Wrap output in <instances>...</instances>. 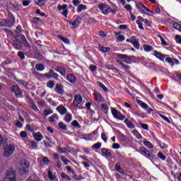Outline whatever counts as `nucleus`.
Returning a JSON list of instances; mask_svg holds the SVG:
<instances>
[{"instance_id":"obj_1","label":"nucleus","mask_w":181,"mask_h":181,"mask_svg":"<svg viewBox=\"0 0 181 181\" xmlns=\"http://www.w3.org/2000/svg\"><path fill=\"white\" fill-rule=\"evenodd\" d=\"M3 156L4 158H9L13 155V152H15V144L10 143L6 144L3 146Z\"/></svg>"},{"instance_id":"obj_2","label":"nucleus","mask_w":181,"mask_h":181,"mask_svg":"<svg viewBox=\"0 0 181 181\" xmlns=\"http://www.w3.org/2000/svg\"><path fill=\"white\" fill-rule=\"evenodd\" d=\"M140 153L141 155H143V156H145L146 159H149V160H151V162H153V160L156 159V157L155 156V155H153V153H152L145 147L140 148Z\"/></svg>"},{"instance_id":"obj_3","label":"nucleus","mask_w":181,"mask_h":181,"mask_svg":"<svg viewBox=\"0 0 181 181\" xmlns=\"http://www.w3.org/2000/svg\"><path fill=\"white\" fill-rule=\"evenodd\" d=\"M37 77L40 78H54V80H57L59 78V75L54 72L52 69L49 71V73L43 74H37Z\"/></svg>"},{"instance_id":"obj_4","label":"nucleus","mask_w":181,"mask_h":181,"mask_svg":"<svg viewBox=\"0 0 181 181\" xmlns=\"http://www.w3.org/2000/svg\"><path fill=\"white\" fill-rule=\"evenodd\" d=\"M30 165L28 162L25 161L24 163H21L20 165L19 172L21 175H26L28 172H29V167Z\"/></svg>"},{"instance_id":"obj_5","label":"nucleus","mask_w":181,"mask_h":181,"mask_svg":"<svg viewBox=\"0 0 181 181\" xmlns=\"http://www.w3.org/2000/svg\"><path fill=\"white\" fill-rule=\"evenodd\" d=\"M136 6L141 13H145V12H149V13H155L141 2L136 3Z\"/></svg>"},{"instance_id":"obj_6","label":"nucleus","mask_w":181,"mask_h":181,"mask_svg":"<svg viewBox=\"0 0 181 181\" xmlns=\"http://www.w3.org/2000/svg\"><path fill=\"white\" fill-rule=\"evenodd\" d=\"M111 111L114 118L116 119H119L120 121H124V119H125V115L121 114V112L112 107L111 108Z\"/></svg>"},{"instance_id":"obj_7","label":"nucleus","mask_w":181,"mask_h":181,"mask_svg":"<svg viewBox=\"0 0 181 181\" xmlns=\"http://www.w3.org/2000/svg\"><path fill=\"white\" fill-rule=\"evenodd\" d=\"M16 21L15 20V16H12L11 20L4 19L3 20V25L4 28H12Z\"/></svg>"},{"instance_id":"obj_8","label":"nucleus","mask_w":181,"mask_h":181,"mask_svg":"<svg viewBox=\"0 0 181 181\" xmlns=\"http://www.w3.org/2000/svg\"><path fill=\"white\" fill-rule=\"evenodd\" d=\"M3 181H16V175H15V171H7L6 177L3 180Z\"/></svg>"},{"instance_id":"obj_9","label":"nucleus","mask_w":181,"mask_h":181,"mask_svg":"<svg viewBox=\"0 0 181 181\" xmlns=\"http://www.w3.org/2000/svg\"><path fill=\"white\" fill-rule=\"evenodd\" d=\"M11 91L14 93L17 98H21V97H22V90H21V88H19L18 86H13L11 88Z\"/></svg>"},{"instance_id":"obj_10","label":"nucleus","mask_w":181,"mask_h":181,"mask_svg":"<svg viewBox=\"0 0 181 181\" xmlns=\"http://www.w3.org/2000/svg\"><path fill=\"white\" fill-rule=\"evenodd\" d=\"M16 40H18V39H21L22 42H23V45L25 46V47H27V49H30V44H29L28 42V40H26V37H25V35H18L16 37Z\"/></svg>"},{"instance_id":"obj_11","label":"nucleus","mask_w":181,"mask_h":181,"mask_svg":"<svg viewBox=\"0 0 181 181\" xmlns=\"http://www.w3.org/2000/svg\"><path fill=\"white\" fill-rule=\"evenodd\" d=\"M54 91L55 93H57V94H59V95H63L64 94V89L63 88V85L59 83L56 84Z\"/></svg>"},{"instance_id":"obj_12","label":"nucleus","mask_w":181,"mask_h":181,"mask_svg":"<svg viewBox=\"0 0 181 181\" xmlns=\"http://www.w3.org/2000/svg\"><path fill=\"white\" fill-rule=\"evenodd\" d=\"M83 102V97H81L80 95H76L74 100V107H77L81 103Z\"/></svg>"},{"instance_id":"obj_13","label":"nucleus","mask_w":181,"mask_h":181,"mask_svg":"<svg viewBox=\"0 0 181 181\" xmlns=\"http://www.w3.org/2000/svg\"><path fill=\"white\" fill-rule=\"evenodd\" d=\"M154 56L155 57L160 60V62H165V59H166V57L168 55L163 54L158 51H154Z\"/></svg>"},{"instance_id":"obj_14","label":"nucleus","mask_w":181,"mask_h":181,"mask_svg":"<svg viewBox=\"0 0 181 181\" xmlns=\"http://www.w3.org/2000/svg\"><path fill=\"white\" fill-rule=\"evenodd\" d=\"M95 101H96V103H104V101H105V100H104V97L103 96V95H101L98 92H95Z\"/></svg>"},{"instance_id":"obj_15","label":"nucleus","mask_w":181,"mask_h":181,"mask_svg":"<svg viewBox=\"0 0 181 181\" xmlns=\"http://www.w3.org/2000/svg\"><path fill=\"white\" fill-rule=\"evenodd\" d=\"M49 121L50 124H54V125H56V124H57V121H59V116L57 114H53L51 117H49Z\"/></svg>"},{"instance_id":"obj_16","label":"nucleus","mask_w":181,"mask_h":181,"mask_svg":"<svg viewBox=\"0 0 181 181\" xmlns=\"http://www.w3.org/2000/svg\"><path fill=\"white\" fill-rule=\"evenodd\" d=\"M140 105H141V108H143L144 110H146V111H147V112L148 114H151L152 112H153V109L150 107L149 105H148L146 103H145L144 102H141Z\"/></svg>"},{"instance_id":"obj_17","label":"nucleus","mask_w":181,"mask_h":181,"mask_svg":"<svg viewBox=\"0 0 181 181\" xmlns=\"http://www.w3.org/2000/svg\"><path fill=\"white\" fill-rule=\"evenodd\" d=\"M69 23L71 25L72 28L76 29V28L81 23V17H78L75 21L70 22Z\"/></svg>"},{"instance_id":"obj_18","label":"nucleus","mask_w":181,"mask_h":181,"mask_svg":"<svg viewBox=\"0 0 181 181\" xmlns=\"http://www.w3.org/2000/svg\"><path fill=\"white\" fill-rule=\"evenodd\" d=\"M33 136L34 138V139H35L37 141V142H40V141H42V139H43V135H42V134L40 132H37V133H33Z\"/></svg>"},{"instance_id":"obj_19","label":"nucleus","mask_w":181,"mask_h":181,"mask_svg":"<svg viewBox=\"0 0 181 181\" xmlns=\"http://www.w3.org/2000/svg\"><path fill=\"white\" fill-rule=\"evenodd\" d=\"M57 111H58L61 115H64L67 112V109L61 105L57 107Z\"/></svg>"},{"instance_id":"obj_20","label":"nucleus","mask_w":181,"mask_h":181,"mask_svg":"<svg viewBox=\"0 0 181 181\" xmlns=\"http://www.w3.org/2000/svg\"><path fill=\"white\" fill-rule=\"evenodd\" d=\"M101 152L103 156H107V158H111V150L108 148H101Z\"/></svg>"},{"instance_id":"obj_21","label":"nucleus","mask_w":181,"mask_h":181,"mask_svg":"<svg viewBox=\"0 0 181 181\" xmlns=\"http://www.w3.org/2000/svg\"><path fill=\"white\" fill-rule=\"evenodd\" d=\"M66 80L69 81V83H71V84H74V83H76V76H74L72 74H69L66 76Z\"/></svg>"},{"instance_id":"obj_22","label":"nucleus","mask_w":181,"mask_h":181,"mask_svg":"<svg viewBox=\"0 0 181 181\" xmlns=\"http://www.w3.org/2000/svg\"><path fill=\"white\" fill-rule=\"evenodd\" d=\"M132 45H133L135 49H137L138 50H139V47H141V45L139 44V40L136 38V37H134V39L133 40Z\"/></svg>"},{"instance_id":"obj_23","label":"nucleus","mask_w":181,"mask_h":181,"mask_svg":"<svg viewBox=\"0 0 181 181\" xmlns=\"http://www.w3.org/2000/svg\"><path fill=\"white\" fill-rule=\"evenodd\" d=\"M55 71L61 74V76H66V68L63 66H58L55 69Z\"/></svg>"},{"instance_id":"obj_24","label":"nucleus","mask_w":181,"mask_h":181,"mask_svg":"<svg viewBox=\"0 0 181 181\" xmlns=\"http://www.w3.org/2000/svg\"><path fill=\"white\" fill-rule=\"evenodd\" d=\"M143 144L146 148H148V149H153V144H152L151 141L144 140Z\"/></svg>"},{"instance_id":"obj_25","label":"nucleus","mask_w":181,"mask_h":181,"mask_svg":"<svg viewBox=\"0 0 181 181\" xmlns=\"http://www.w3.org/2000/svg\"><path fill=\"white\" fill-rule=\"evenodd\" d=\"M143 48L144 52H146L147 53H149V52H153V47L149 45H144Z\"/></svg>"},{"instance_id":"obj_26","label":"nucleus","mask_w":181,"mask_h":181,"mask_svg":"<svg viewBox=\"0 0 181 181\" xmlns=\"http://www.w3.org/2000/svg\"><path fill=\"white\" fill-rule=\"evenodd\" d=\"M99 49L102 53H109V52H111V48L103 47L101 45H99Z\"/></svg>"},{"instance_id":"obj_27","label":"nucleus","mask_w":181,"mask_h":181,"mask_svg":"<svg viewBox=\"0 0 181 181\" xmlns=\"http://www.w3.org/2000/svg\"><path fill=\"white\" fill-rule=\"evenodd\" d=\"M132 134H133V135H134V136H136V138L137 139H142V135L139 133V132H138V130L136 129H134L132 131Z\"/></svg>"},{"instance_id":"obj_28","label":"nucleus","mask_w":181,"mask_h":181,"mask_svg":"<svg viewBox=\"0 0 181 181\" xmlns=\"http://www.w3.org/2000/svg\"><path fill=\"white\" fill-rule=\"evenodd\" d=\"M124 122L126 123V125L128 128H129V129H134V128H135V125H134V123H132V122L131 121H128V119H125Z\"/></svg>"},{"instance_id":"obj_29","label":"nucleus","mask_w":181,"mask_h":181,"mask_svg":"<svg viewBox=\"0 0 181 181\" xmlns=\"http://www.w3.org/2000/svg\"><path fill=\"white\" fill-rule=\"evenodd\" d=\"M50 114H53V110L50 108H47L43 112L44 117H48V115H50Z\"/></svg>"},{"instance_id":"obj_30","label":"nucleus","mask_w":181,"mask_h":181,"mask_svg":"<svg viewBox=\"0 0 181 181\" xmlns=\"http://www.w3.org/2000/svg\"><path fill=\"white\" fill-rule=\"evenodd\" d=\"M34 2L38 6H43L46 4V0H34Z\"/></svg>"},{"instance_id":"obj_31","label":"nucleus","mask_w":181,"mask_h":181,"mask_svg":"<svg viewBox=\"0 0 181 181\" xmlns=\"http://www.w3.org/2000/svg\"><path fill=\"white\" fill-rule=\"evenodd\" d=\"M86 9H87L86 6H85L84 4H79L78 6V8L76 10V12H78V13H80V12H81V11H86Z\"/></svg>"},{"instance_id":"obj_32","label":"nucleus","mask_w":181,"mask_h":181,"mask_svg":"<svg viewBox=\"0 0 181 181\" xmlns=\"http://www.w3.org/2000/svg\"><path fill=\"white\" fill-rule=\"evenodd\" d=\"M73 119V116L70 113H66L64 117L65 122H70Z\"/></svg>"},{"instance_id":"obj_33","label":"nucleus","mask_w":181,"mask_h":181,"mask_svg":"<svg viewBox=\"0 0 181 181\" xmlns=\"http://www.w3.org/2000/svg\"><path fill=\"white\" fill-rule=\"evenodd\" d=\"M58 127L59 129H62V131H67V129H69V127H67V125H66L63 122H59Z\"/></svg>"},{"instance_id":"obj_34","label":"nucleus","mask_w":181,"mask_h":181,"mask_svg":"<svg viewBox=\"0 0 181 181\" xmlns=\"http://www.w3.org/2000/svg\"><path fill=\"white\" fill-rule=\"evenodd\" d=\"M35 69L37 71H43L45 70V65L43 64H37L35 65Z\"/></svg>"},{"instance_id":"obj_35","label":"nucleus","mask_w":181,"mask_h":181,"mask_svg":"<svg viewBox=\"0 0 181 181\" xmlns=\"http://www.w3.org/2000/svg\"><path fill=\"white\" fill-rule=\"evenodd\" d=\"M48 103L49 104H50V105H52V107H57V105H59V103L53 100V99L52 98H49L48 99Z\"/></svg>"},{"instance_id":"obj_36","label":"nucleus","mask_w":181,"mask_h":181,"mask_svg":"<svg viewBox=\"0 0 181 181\" xmlns=\"http://www.w3.org/2000/svg\"><path fill=\"white\" fill-rule=\"evenodd\" d=\"M57 152L59 153H66V152H67V148L58 146L57 148Z\"/></svg>"},{"instance_id":"obj_37","label":"nucleus","mask_w":181,"mask_h":181,"mask_svg":"<svg viewBox=\"0 0 181 181\" xmlns=\"http://www.w3.org/2000/svg\"><path fill=\"white\" fill-rule=\"evenodd\" d=\"M61 177H62V180H69V181H71V177L68 175L65 174L64 173H62L61 174Z\"/></svg>"},{"instance_id":"obj_38","label":"nucleus","mask_w":181,"mask_h":181,"mask_svg":"<svg viewBox=\"0 0 181 181\" xmlns=\"http://www.w3.org/2000/svg\"><path fill=\"white\" fill-rule=\"evenodd\" d=\"M48 177L49 180H54L56 179V176L53 174V172L50 170L48 171Z\"/></svg>"},{"instance_id":"obj_39","label":"nucleus","mask_w":181,"mask_h":181,"mask_svg":"<svg viewBox=\"0 0 181 181\" xmlns=\"http://www.w3.org/2000/svg\"><path fill=\"white\" fill-rule=\"evenodd\" d=\"M157 156H158V158H159V159H161V160H166V156H165L163 153L158 152Z\"/></svg>"},{"instance_id":"obj_40","label":"nucleus","mask_w":181,"mask_h":181,"mask_svg":"<svg viewBox=\"0 0 181 181\" xmlns=\"http://www.w3.org/2000/svg\"><path fill=\"white\" fill-rule=\"evenodd\" d=\"M136 23L138 25L139 28L141 30H144V24L142 23L141 19L138 18V20H136Z\"/></svg>"},{"instance_id":"obj_41","label":"nucleus","mask_w":181,"mask_h":181,"mask_svg":"<svg viewBox=\"0 0 181 181\" xmlns=\"http://www.w3.org/2000/svg\"><path fill=\"white\" fill-rule=\"evenodd\" d=\"M165 62L170 64V66H175V62H173V59L168 57L165 58Z\"/></svg>"},{"instance_id":"obj_42","label":"nucleus","mask_w":181,"mask_h":181,"mask_svg":"<svg viewBox=\"0 0 181 181\" xmlns=\"http://www.w3.org/2000/svg\"><path fill=\"white\" fill-rule=\"evenodd\" d=\"M47 87H48V88H51V89L54 88V81H48L47 83Z\"/></svg>"},{"instance_id":"obj_43","label":"nucleus","mask_w":181,"mask_h":181,"mask_svg":"<svg viewBox=\"0 0 181 181\" xmlns=\"http://www.w3.org/2000/svg\"><path fill=\"white\" fill-rule=\"evenodd\" d=\"M138 19H140V21H141L142 23H145L148 26H151V25H149V21H148V19H144L141 16H139Z\"/></svg>"},{"instance_id":"obj_44","label":"nucleus","mask_w":181,"mask_h":181,"mask_svg":"<svg viewBox=\"0 0 181 181\" xmlns=\"http://www.w3.org/2000/svg\"><path fill=\"white\" fill-rule=\"evenodd\" d=\"M115 169H116L117 172H118L119 173H120V174L123 173L122 168H121V166H119V163H116Z\"/></svg>"},{"instance_id":"obj_45","label":"nucleus","mask_w":181,"mask_h":181,"mask_svg":"<svg viewBox=\"0 0 181 181\" xmlns=\"http://www.w3.org/2000/svg\"><path fill=\"white\" fill-rule=\"evenodd\" d=\"M98 83L99 84V86L102 88L103 91H105V93H108V88H107V87L105 86V85H104V83L101 82H98Z\"/></svg>"},{"instance_id":"obj_46","label":"nucleus","mask_w":181,"mask_h":181,"mask_svg":"<svg viewBox=\"0 0 181 181\" xmlns=\"http://www.w3.org/2000/svg\"><path fill=\"white\" fill-rule=\"evenodd\" d=\"M101 148V143L98 142L92 146V149H100Z\"/></svg>"},{"instance_id":"obj_47","label":"nucleus","mask_w":181,"mask_h":181,"mask_svg":"<svg viewBox=\"0 0 181 181\" xmlns=\"http://www.w3.org/2000/svg\"><path fill=\"white\" fill-rule=\"evenodd\" d=\"M71 125H73V127H75V128H81V126L80 125L78 122H77V120H74L71 122Z\"/></svg>"},{"instance_id":"obj_48","label":"nucleus","mask_w":181,"mask_h":181,"mask_svg":"<svg viewBox=\"0 0 181 181\" xmlns=\"http://www.w3.org/2000/svg\"><path fill=\"white\" fill-rule=\"evenodd\" d=\"M108 6L107 4H101L98 6V8L101 12H103L105 8H107Z\"/></svg>"},{"instance_id":"obj_49","label":"nucleus","mask_w":181,"mask_h":181,"mask_svg":"<svg viewBox=\"0 0 181 181\" xmlns=\"http://www.w3.org/2000/svg\"><path fill=\"white\" fill-rule=\"evenodd\" d=\"M57 9L58 11H65V9H67V4H64L63 6L59 5Z\"/></svg>"},{"instance_id":"obj_50","label":"nucleus","mask_w":181,"mask_h":181,"mask_svg":"<svg viewBox=\"0 0 181 181\" xmlns=\"http://www.w3.org/2000/svg\"><path fill=\"white\" fill-rule=\"evenodd\" d=\"M61 160L64 163V165H69L70 160H67L64 156H61Z\"/></svg>"},{"instance_id":"obj_51","label":"nucleus","mask_w":181,"mask_h":181,"mask_svg":"<svg viewBox=\"0 0 181 181\" xmlns=\"http://www.w3.org/2000/svg\"><path fill=\"white\" fill-rule=\"evenodd\" d=\"M101 139H103V142L107 144L108 139L107 137V135H105V134L104 132H102V134H101Z\"/></svg>"},{"instance_id":"obj_52","label":"nucleus","mask_w":181,"mask_h":181,"mask_svg":"<svg viewBox=\"0 0 181 181\" xmlns=\"http://www.w3.org/2000/svg\"><path fill=\"white\" fill-rule=\"evenodd\" d=\"M33 23H35L36 25H37L38 23H42V18L35 17L33 18Z\"/></svg>"},{"instance_id":"obj_53","label":"nucleus","mask_w":181,"mask_h":181,"mask_svg":"<svg viewBox=\"0 0 181 181\" xmlns=\"http://www.w3.org/2000/svg\"><path fill=\"white\" fill-rule=\"evenodd\" d=\"M160 118H162L163 119H164V121H165V122H168V124H170V120L169 119V118H168V117L162 115V114H160L159 115Z\"/></svg>"},{"instance_id":"obj_54","label":"nucleus","mask_w":181,"mask_h":181,"mask_svg":"<svg viewBox=\"0 0 181 181\" xmlns=\"http://www.w3.org/2000/svg\"><path fill=\"white\" fill-rule=\"evenodd\" d=\"M140 127H141L143 129H145V131L149 130V126L147 124L141 123L140 124Z\"/></svg>"},{"instance_id":"obj_55","label":"nucleus","mask_w":181,"mask_h":181,"mask_svg":"<svg viewBox=\"0 0 181 181\" xmlns=\"http://www.w3.org/2000/svg\"><path fill=\"white\" fill-rule=\"evenodd\" d=\"M49 162L50 161L49 160V158L47 157H44L42 158V160L41 163H42V165H49Z\"/></svg>"},{"instance_id":"obj_56","label":"nucleus","mask_w":181,"mask_h":181,"mask_svg":"<svg viewBox=\"0 0 181 181\" xmlns=\"http://www.w3.org/2000/svg\"><path fill=\"white\" fill-rule=\"evenodd\" d=\"M172 175L174 177H177L178 181H181V173H177L176 175H175V173H172Z\"/></svg>"},{"instance_id":"obj_57","label":"nucleus","mask_w":181,"mask_h":181,"mask_svg":"<svg viewBox=\"0 0 181 181\" xmlns=\"http://www.w3.org/2000/svg\"><path fill=\"white\" fill-rule=\"evenodd\" d=\"M66 170L68 172H69V173H71L72 175H75L76 174V171H74V170H73L71 168V167L68 165V166L66 167Z\"/></svg>"},{"instance_id":"obj_58","label":"nucleus","mask_w":181,"mask_h":181,"mask_svg":"<svg viewBox=\"0 0 181 181\" xmlns=\"http://www.w3.org/2000/svg\"><path fill=\"white\" fill-rule=\"evenodd\" d=\"M60 39L66 45H70V40H69V38H64L63 37H60Z\"/></svg>"},{"instance_id":"obj_59","label":"nucleus","mask_w":181,"mask_h":181,"mask_svg":"<svg viewBox=\"0 0 181 181\" xmlns=\"http://www.w3.org/2000/svg\"><path fill=\"white\" fill-rule=\"evenodd\" d=\"M93 134H89L88 136H86L85 137H83V139L85 141H94V139H93Z\"/></svg>"},{"instance_id":"obj_60","label":"nucleus","mask_w":181,"mask_h":181,"mask_svg":"<svg viewBox=\"0 0 181 181\" xmlns=\"http://www.w3.org/2000/svg\"><path fill=\"white\" fill-rule=\"evenodd\" d=\"M117 56L119 57V59H128L129 57L127 54H117Z\"/></svg>"},{"instance_id":"obj_61","label":"nucleus","mask_w":181,"mask_h":181,"mask_svg":"<svg viewBox=\"0 0 181 181\" xmlns=\"http://www.w3.org/2000/svg\"><path fill=\"white\" fill-rule=\"evenodd\" d=\"M110 12H111V8L107 7L102 11V13H103V15H107V13H110Z\"/></svg>"},{"instance_id":"obj_62","label":"nucleus","mask_w":181,"mask_h":181,"mask_svg":"<svg viewBox=\"0 0 181 181\" xmlns=\"http://www.w3.org/2000/svg\"><path fill=\"white\" fill-rule=\"evenodd\" d=\"M175 42L179 45H181V36L179 35H175Z\"/></svg>"},{"instance_id":"obj_63","label":"nucleus","mask_w":181,"mask_h":181,"mask_svg":"<svg viewBox=\"0 0 181 181\" xmlns=\"http://www.w3.org/2000/svg\"><path fill=\"white\" fill-rule=\"evenodd\" d=\"M23 30L22 29V25H18L16 27V33H21Z\"/></svg>"},{"instance_id":"obj_64","label":"nucleus","mask_w":181,"mask_h":181,"mask_svg":"<svg viewBox=\"0 0 181 181\" xmlns=\"http://www.w3.org/2000/svg\"><path fill=\"white\" fill-rule=\"evenodd\" d=\"M117 40H118V42H124V40H125V37L122 35H119L117 37Z\"/></svg>"}]
</instances>
